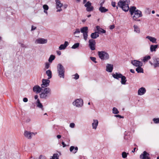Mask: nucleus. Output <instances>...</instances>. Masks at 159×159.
I'll return each mask as SVG.
<instances>
[{
    "mask_svg": "<svg viewBox=\"0 0 159 159\" xmlns=\"http://www.w3.org/2000/svg\"><path fill=\"white\" fill-rule=\"evenodd\" d=\"M130 2L129 0H120L118 3V6L125 12H127L129 10V3Z\"/></svg>",
    "mask_w": 159,
    "mask_h": 159,
    "instance_id": "obj_1",
    "label": "nucleus"
},
{
    "mask_svg": "<svg viewBox=\"0 0 159 159\" xmlns=\"http://www.w3.org/2000/svg\"><path fill=\"white\" fill-rule=\"evenodd\" d=\"M42 92L40 94V98L46 99L51 94V89L49 88H46L42 90Z\"/></svg>",
    "mask_w": 159,
    "mask_h": 159,
    "instance_id": "obj_2",
    "label": "nucleus"
},
{
    "mask_svg": "<svg viewBox=\"0 0 159 159\" xmlns=\"http://www.w3.org/2000/svg\"><path fill=\"white\" fill-rule=\"evenodd\" d=\"M57 72L60 78H64L65 68L61 64H58L57 65Z\"/></svg>",
    "mask_w": 159,
    "mask_h": 159,
    "instance_id": "obj_3",
    "label": "nucleus"
},
{
    "mask_svg": "<svg viewBox=\"0 0 159 159\" xmlns=\"http://www.w3.org/2000/svg\"><path fill=\"white\" fill-rule=\"evenodd\" d=\"M98 55L99 58L102 60H107L109 58V55L108 53L105 51H98Z\"/></svg>",
    "mask_w": 159,
    "mask_h": 159,
    "instance_id": "obj_4",
    "label": "nucleus"
},
{
    "mask_svg": "<svg viewBox=\"0 0 159 159\" xmlns=\"http://www.w3.org/2000/svg\"><path fill=\"white\" fill-rule=\"evenodd\" d=\"M153 62L149 61V62L151 66H153L154 68L159 67V58L157 57H153L152 58Z\"/></svg>",
    "mask_w": 159,
    "mask_h": 159,
    "instance_id": "obj_5",
    "label": "nucleus"
},
{
    "mask_svg": "<svg viewBox=\"0 0 159 159\" xmlns=\"http://www.w3.org/2000/svg\"><path fill=\"white\" fill-rule=\"evenodd\" d=\"M153 62L149 61V62L151 66H153L154 68L159 67V58L157 57H153L152 58Z\"/></svg>",
    "mask_w": 159,
    "mask_h": 159,
    "instance_id": "obj_6",
    "label": "nucleus"
},
{
    "mask_svg": "<svg viewBox=\"0 0 159 159\" xmlns=\"http://www.w3.org/2000/svg\"><path fill=\"white\" fill-rule=\"evenodd\" d=\"M80 32L83 33L84 39L86 41L88 36V27L87 26L84 27L80 29Z\"/></svg>",
    "mask_w": 159,
    "mask_h": 159,
    "instance_id": "obj_7",
    "label": "nucleus"
},
{
    "mask_svg": "<svg viewBox=\"0 0 159 159\" xmlns=\"http://www.w3.org/2000/svg\"><path fill=\"white\" fill-rule=\"evenodd\" d=\"M72 104L77 107H81L83 105V101L81 98L77 99L73 102Z\"/></svg>",
    "mask_w": 159,
    "mask_h": 159,
    "instance_id": "obj_8",
    "label": "nucleus"
},
{
    "mask_svg": "<svg viewBox=\"0 0 159 159\" xmlns=\"http://www.w3.org/2000/svg\"><path fill=\"white\" fill-rule=\"evenodd\" d=\"M132 16L133 19L134 20H136L137 18L142 16V12L140 11L137 9L136 11L134 13V14Z\"/></svg>",
    "mask_w": 159,
    "mask_h": 159,
    "instance_id": "obj_9",
    "label": "nucleus"
},
{
    "mask_svg": "<svg viewBox=\"0 0 159 159\" xmlns=\"http://www.w3.org/2000/svg\"><path fill=\"white\" fill-rule=\"evenodd\" d=\"M89 47L92 50L95 49L96 42L93 39H90L89 41Z\"/></svg>",
    "mask_w": 159,
    "mask_h": 159,
    "instance_id": "obj_10",
    "label": "nucleus"
},
{
    "mask_svg": "<svg viewBox=\"0 0 159 159\" xmlns=\"http://www.w3.org/2000/svg\"><path fill=\"white\" fill-rule=\"evenodd\" d=\"M37 134V132H30L27 131H25L24 135L28 139H30L32 138L33 135H35Z\"/></svg>",
    "mask_w": 159,
    "mask_h": 159,
    "instance_id": "obj_11",
    "label": "nucleus"
},
{
    "mask_svg": "<svg viewBox=\"0 0 159 159\" xmlns=\"http://www.w3.org/2000/svg\"><path fill=\"white\" fill-rule=\"evenodd\" d=\"M91 5L92 3L89 1H88L84 5V6L86 7V10L88 11H91L93 10V7Z\"/></svg>",
    "mask_w": 159,
    "mask_h": 159,
    "instance_id": "obj_12",
    "label": "nucleus"
},
{
    "mask_svg": "<svg viewBox=\"0 0 159 159\" xmlns=\"http://www.w3.org/2000/svg\"><path fill=\"white\" fill-rule=\"evenodd\" d=\"M49 79H43L42 84L41 85L42 88H45L49 85L50 80Z\"/></svg>",
    "mask_w": 159,
    "mask_h": 159,
    "instance_id": "obj_13",
    "label": "nucleus"
},
{
    "mask_svg": "<svg viewBox=\"0 0 159 159\" xmlns=\"http://www.w3.org/2000/svg\"><path fill=\"white\" fill-rule=\"evenodd\" d=\"M149 155L146 151H144L140 155L139 157L141 159H150L149 157Z\"/></svg>",
    "mask_w": 159,
    "mask_h": 159,
    "instance_id": "obj_14",
    "label": "nucleus"
},
{
    "mask_svg": "<svg viewBox=\"0 0 159 159\" xmlns=\"http://www.w3.org/2000/svg\"><path fill=\"white\" fill-rule=\"evenodd\" d=\"M131 63L134 66L136 67H138L140 66H142L143 63L139 61L134 60L131 61Z\"/></svg>",
    "mask_w": 159,
    "mask_h": 159,
    "instance_id": "obj_15",
    "label": "nucleus"
},
{
    "mask_svg": "<svg viewBox=\"0 0 159 159\" xmlns=\"http://www.w3.org/2000/svg\"><path fill=\"white\" fill-rule=\"evenodd\" d=\"M47 42V40L43 38H39L37 39L35 41L36 44H45Z\"/></svg>",
    "mask_w": 159,
    "mask_h": 159,
    "instance_id": "obj_16",
    "label": "nucleus"
},
{
    "mask_svg": "<svg viewBox=\"0 0 159 159\" xmlns=\"http://www.w3.org/2000/svg\"><path fill=\"white\" fill-rule=\"evenodd\" d=\"M33 91L36 93H39L41 92L42 89L39 86L36 85L33 87Z\"/></svg>",
    "mask_w": 159,
    "mask_h": 159,
    "instance_id": "obj_17",
    "label": "nucleus"
},
{
    "mask_svg": "<svg viewBox=\"0 0 159 159\" xmlns=\"http://www.w3.org/2000/svg\"><path fill=\"white\" fill-rule=\"evenodd\" d=\"M146 92V89L144 87H141L138 90V94L139 95H144Z\"/></svg>",
    "mask_w": 159,
    "mask_h": 159,
    "instance_id": "obj_18",
    "label": "nucleus"
},
{
    "mask_svg": "<svg viewBox=\"0 0 159 159\" xmlns=\"http://www.w3.org/2000/svg\"><path fill=\"white\" fill-rule=\"evenodd\" d=\"M37 107L41 109L42 111L44 110L42 104L40 102L39 99H38L35 102Z\"/></svg>",
    "mask_w": 159,
    "mask_h": 159,
    "instance_id": "obj_19",
    "label": "nucleus"
},
{
    "mask_svg": "<svg viewBox=\"0 0 159 159\" xmlns=\"http://www.w3.org/2000/svg\"><path fill=\"white\" fill-rule=\"evenodd\" d=\"M113 69V65L107 64L106 66V70L109 72H111Z\"/></svg>",
    "mask_w": 159,
    "mask_h": 159,
    "instance_id": "obj_20",
    "label": "nucleus"
},
{
    "mask_svg": "<svg viewBox=\"0 0 159 159\" xmlns=\"http://www.w3.org/2000/svg\"><path fill=\"white\" fill-rule=\"evenodd\" d=\"M136 7L135 6L130 7V8H129V10L132 16H133L134 14V13L136 11Z\"/></svg>",
    "mask_w": 159,
    "mask_h": 159,
    "instance_id": "obj_21",
    "label": "nucleus"
},
{
    "mask_svg": "<svg viewBox=\"0 0 159 159\" xmlns=\"http://www.w3.org/2000/svg\"><path fill=\"white\" fill-rule=\"evenodd\" d=\"M68 45V43L67 41H65L64 44H61L59 48L60 50L64 49Z\"/></svg>",
    "mask_w": 159,
    "mask_h": 159,
    "instance_id": "obj_22",
    "label": "nucleus"
},
{
    "mask_svg": "<svg viewBox=\"0 0 159 159\" xmlns=\"http://www.w3.org/2000/svg\"><path fill=\"white\" fill-rule=\"evenodd\" d=\"M122 75L121 74L117 72L115 74L113 73L112 74V76L114 78L117 79H119V78H120Z\"/></svg>",
    "mask_w": 159,
    "mask_h": 159,
    "instance_id": "obj_23",
    "label": "nucleus"
},
{
    "mask_svg": "<svg viewBox=\"0 0 159 159\" xmlns=\"http://www.w3.org/2000/svg\"><path fill=\"white\" fill-rule=\"evenodd\" d=\"M98 122L97 120H93V122L92 124L93 129H96L98 125Z\"/></svg>",
    "mask_w": 159,
    "mask_h": 159,
    "instance_id": "obj_24",
    "label": "nucleus"
},
{
    "mask_svg": "<svg viewBox=\"0 0 159 159\" xmlns=\"http://www.w3.org/2000/svg\"><path fill=\"white\" fill-rule=\"evenodd\" d=\"M146 38L148 39L150 41L152 42V43H157V39L155 38L149 36H147Z\"/></svg>",
    "mask_w": 159,
    "mask_h": 159,
    "instance_id": "obj_25",
    "label": "nucleus"
},
{
    "mask_svg": "<svg viewBox=\"0 0 159 159\" xmlns=\"http://www.w3.org/2000/svg\"><path fill=\"white\" fill-rule=\"evenodd\" d=\"M91 37L92 39H96L99 36L98 32H95L94 33H92L91 34Z\"/></svg>",
    "mask_w": 159,
    "mask_h": 159,
    "instance_id": "obj_26",
    "label": "nucleus"
},
{
    "mask_svg": "<svg viewBox=\"0 0 159 159\" xmlns=\"http://www.w3.org/2000/svg\"><path fill=\"white\" fill-rule=\"evenodd\" d=\"M78 150V148L77 147H75L73 146H71L70 148V151L71 152H72L74 153H76L77 152Z\"/></svg>",
    "mask_w": 159,
    "mask_h": 159,
    "instance_id": "obj_27",
    "label": "nucleus"
},
{
    "mask_svg": "<svg viewBox=\"0 0 159 159\" xmlns=\"http://www.w3.org/2000/svg\"><path fill=\"white\" fill-rule=\"evenodd\" d=\"M56 8L58 9L59 8H61L63 5L62 3L59 0H56Z\"/></svg>",
    "mask_w": 159,
    "mask_h": 159,
    "instance_id": "obj_28",
    "label": "nucleus"
},
{
    "mask_svg": "<svg viewBox=\"0 0 159 159\" xmlns=\"http://www.w3.org/2000/svg\"><path fill=\"white\" fill-rule=\"evenodd\" d=\"M134 32L139 34L140 32V30L139 27L136 25H134L133 26Z\"/></svg>",
    "mask_w": 159,
    "mask_h": 159,
    "instance_id": "obj_29",
    "label": "nucleus"
},
{
    "mask_svg": "<svg viewBox=\"0 0 159 159\" xmlns=\"http://www.w3.org/2000/svg\"><path fill=\"white\" fill-rule=\"evenodd\" d=\"M97 30L98 31V34L100 33H105L106 31L103 29L100 28L99 26H97L96 27Z\"/></svg>",
    "mask_w": 159,
    "mask_h": 159,
    "instance_id": "obj_30",
    "label": "nucleus"
},
{
    "mask_svg": "<svg viewBox=\"0 0 159 159\" xmlns=\"http://www.w3.org/2000/svg\"><path fill=\"white\" fill-rule=\"evenodd\" d=\"M142 66H138L136 69V71L138 73H143V70L141 67Z\"/></svg>",
    "mask_w": 159,
    "mask_h": 159,
    "instance_id": "obj_31",
    "label": "nucleus"
},
{
    "mask_svg": "<svg viewBox=\"0 0 159 159\" xmlns=\"http://www.w3.org/2000/svg\"><path fill=\"white\" fill-rule=\"evenodd\" d=\"M99 10L102 13H105L108 11V9L103 7H100L99 9Z\"/></svg>",
    "mask_w": 159,
    "mask_h": 159,
    "instance_id": "obj_32",
    "label": "nucleus"
},
{
    "mask_svg": "<svg viewBox=\"0 0 159 159\" xmlns=\"http://www.w3.org/2000/svg\"><path fill=\"white\" fill-rule=\"evenodd\" d=\"M46 75L48 76V79H50L52 77V71L49 70H48L46 72Z\"/></svg>",
    "mask_w": 159,
    "mask_h": 159,
    "instance_id": "obj_33",
    "label": "nucleus"
},
{
    "mask_svg": "<svg viewBox=\"0 0 159 159\" xmlns=\"http://www.w3.org/2000/svg\"><path fill=\"white\" fill-rule=\"evenodd\" d=\"M158 45H151L150 46V51L151 52H152L153 51H155L156 50V49L157 48Z\"/></svg>",
    "mask_w": 159,
    "mask_h": 159,
    "instance_id": "obj_34",
    "label": "nucleus"
},
{
    "mask_svg": "<svg viewBox=\"0 0 159 159\" xmlns=\"http://www.w3.org/2000/svg\"><path fill=\"white\" fill-rule=\"evenodd\" d=\"M120 78H121V84H125L127 81L126 77L125 76L122 75Z\"/></svg>",
    "mask_w": 159,
    "mask_h": 159,
    "instance_id": "obj_35",
    "label": "nucleus"
},
{
    "mask_svg": "<svg viewBox=\"0 0 159 159\" xmlns=\"http://www.w3.org/2000/svg\"><path fill=\"white\" fill-rule=\"evenodd\" d=\"M151 59V57L150 56H147L144 57H143L142 61L144 63L147 62L148 60Z\"/></svg>",
    "mask_w": 159,
    "mask_h": 159,
    "instance_id": "obj_36",
    "label": "nucleus"
},
{
    "mask_svg": "<svg viewBox=\"0 0 159 159\" xmlns=\"http://www.w3.org/2000/svg\"><path fill=\"white\" fill-rule=\"evenodd\" d=\"M59 155L57 153H56L53 155L50 159H59Z\"/></svg>",
    "mask_w": 159,
    "mask_h": 159,
    "instance_id": "obj_37",
    "label": "nucleus"
},
{
    "mask_svg": "<svg viewBox=\"0 0 159 159\" xmlns=\"http://www.w3.org/2000/svg\"><path fill=\"white\" fill-rule=\"evenodd\" d=\"M55 58V56L53 55H50L49 59L48 61L49 62L51 63L52 62V61H53Z\"/></svg>",
    "mask_w": 159,
    "mask_h": 159,
    "instance_id": "obj_38",
    "label": "nucleus"
},
{
    "mask_svg": "<svg viewBox=\"0 0 159 159\" xmlns=\"http://www.w3.org/2000/svg\"><path fill=\"white\" fill-rule=\"evenodd\" d=\"M112 112L114 114H117L119 113V111L117 109L116 107H113L112 109Z\"/></svg>",
    "mask_w": 159,
    "mask_h": 159,
    "instance_id": "obj_39",
    "label": "nucleus"
},
{
    "mask_svg": "<svg viewBox=\"0 0 159 159\" xmlns=\"http://www.w3.org/2000/svg\"><path fill=\"white\" fill-rule=\"evenodd\" d=\"M79 45L80 43H76L73 45L71 48L73 49H75L79 46Z\"/></svg>",
    "mask_w": 159,
    "mask_h": 159,
    "instance_id": "obj_40",
    "label": "nucleus"
},
{
    "mask_svg": "<svg viewBox=\"0 0 159 159\" xmlns=\"http://www.w3.org/2000/svg\"><path fill=\"white\" fill-rule=\"evenodd\" d=\"M129 153H126V152H124L122 153V156L123 158H125L127 157V154H128Z\"/></svg>",
    "mask_w": 159,
    "mask_h": 159,
    "instance_id": "obj_41",
    "label": "nucleus"
},
{
    "mask_svg": "<svg viewBox=\"0 0 159 159\" xmlns=\"http://www.w3.org/2000/svg\"><path fill=\"white\" fill-rule=\"evenodd\" d=\"M153 121L154 123L156 124L159 123V118H154L153 119Z\"/></svg>",
    "mask_w": 159,
    "mask_h": 159,
    "instance_id": "obj_42",
    "label": "nucleus"
},
{
    "mask_svg": "<svg viewBox=\"0 0 159 159\" xmlns=\"http://www.w3.org/2000/svg\"><path fill=\"white\" fill-rule=\"evenodd\" d=\"M74 76V77H73V78L75 80H77L79 78V75L77 73H76L74 75H72V76Z\"/></svg>",
    "mask_w": 159,
    "mask_h": 159,
    "instance_id": "obj_43",
    "label": "nucleus"
},
{
    "mask_svg": "<svg viewBox=\"0 0 159 159\" xmlns=\"http://www.w3.org/2000/svg\"><path fill=\"white\" fill-rule=\"evenodd\" d=\"M80 30L79 29H76L75 31L74 32V34H79L80 33Z\"/></svg>",
    "mask_w": 159,
    "mask_h": 159,
    "instance_id": "obj_44",
    "label": "nucleus"
},
{
    "mask_svg": "<svg viewBox=\"0 0 159 159\" xmlns=\"http://www.w3.org/2000/svg\"><path fill=\"white\" fill-rule=\"evenodd\" d=\"M43 7L44 9V10H48V6L46 4L44 5L43 6Z\"/></svg>",
    "mask_w": 159,
    "mask_h": 159,
    "instance_id": "obj_45",
    "label": "nucleus"
},
{
    "mask_svg": "<svg viewBox=\"0 0 159 159\" xmlns=\"http://www.w3.org/2000/svg\"><path fill=\"white\" fill-rule=\"evenodd\" d=\"M90 58L92 61H93L95 63H97V61H96V58L95 57H90Z\"/></svg>",
    "mask_w": 159,
    "mask_h": 159,
    "instance_id": "obj_46",
    "label": "nucleus"
},
{
    "mask_svg": "<svg viewBox=\"0 0 159 159\" xmlns=\"http://www.w3.org/2000/svg\"><path fill=\"white\" fill-rule=\"evenodd\" d=\"M70 127L71 128H74L75 127V124L73 123H70Z\"/></svg>",
    "mask_w": 159,
    "mask_h": 159,
    "instance_id": "obj_47",
    "label": "nucleus"
},
{
    "mask_svg": "<svg viewBox=\"0 0 159 159\" xmlns=\"http://www.w3.org/2000/svg\"><path fill=\"white\" fill-rule=\"evenodd\" d=\"M49 67V64L48 63H46L45 64V67L46 69H48Z\"/></svg>",
    "mask_w": 159,
    "mask_h": 159,
    "instance_id": "obj_48",
    "label": "nucleus"
},
{
    "mask_svg": "<svg viewBox=\"0 0 159 159\" xmlns=\"http://www.w3.org/2000/svg\"><path fill=\"white\" fill-rule=\"evenodd\" d=\"M39 158L40 159H46L45 156H43L42 155H40V156Z\"/></svg>",
    "mask_w": 159,
    "mask_h": 159,
    "instance_id": "obj_49",
    "label": "nucleus"
},
{
    "mask_svg": "<svg viewBox=\"0 0 159 159\" xmlns=\"http://www.w3.org/2000/svg\"><path fill=\"white\" fill-rule=\"evenodd\" d=\"M115 28V26L114 25H111L110 26V29L111 30H112Z\"/></svg>",
    "mask_w": 159,
    "mask_h": 159,
    "instance_id": "obj_50",
    "label": "nucleus"
},
{
    "mask_svg": "<svg viewBox=\"0 0 159 159\" xmlns=\"http://www.w3.org/2000/svg\"><path fill=\"white\" fill-rule=\"evenodd\" d=\"M111 5L113 7H116V2H111Z\"/></svg>",
    "mask_w": 159,
    "mask_h": 159,
    "instance_id": "obj_51",
    "label": "nucleus"
},
{
    "mask_svg": "<svg viewBox=\"0 0 159 159\" xmlns=\"http://www.w3.org/2000/svg\"><path fill=\"white\" fill-rule=\"evenodd\" d=\"M115 116V117H119L120 118H123V116H121L120 115H116Z\"/></svg>",
    "mask_w": 159,
    "mask_h": 159,
    "instance_id": "obj_52",
    "label": "nucleus"
},
{
    "mask_svg": "<svg viewBox=\"0 0 159 159\" xmlns=\"http://www.w3.org/2000/svg\"><path fill=\"white\" fill-rule=\"evenodd\" d=\"M28 101V99L27 98H25L23 99V101L24 102H27Z\"/></svg>",
    "mask_w": 159,
    "mask_h": 159,
    "instance_id": "obj_53",
    "label": "nucleus"
},
{
    "mask_svg": "<svg viewBox=\"0 0 159 159\" xmlns=\"http://www.w3.org/2000/svg\"><path fill=\"white\" fill-rule=\"evenodd\" d=\"M36 29V27L35 26H34L32 25L31 27V30H35Z\"/></svg>",
    "mask_w": 159,
    "mask_h": 159,
    "instance_id": "obj_54",
    "label": "nucleus"
},
{
    "mask_svg": "<svg viewBox=\"0 0 159 159\" xmlns=\"http://www.w3.org/2000/svg\"><path fill=\"white\" fill-rule=\"evenodd\" d=\"M57 54L59 55H60L61 53V52L60 51H57Z\"/></svg>",
    "mask_w": 159,
    "mask_h": 159,
    "instance_id": "obj_55",
    "label": "nucleus"
},
{
    "mask_svg": "<svg viewBox=\"0 0 159 159\" xmlns=\"http://www.w3.org/2000/svg\"><path fill=\"white\" fill-rule=\"evenodd\" d=\"M130 71L131 73H135V71H134V70H133V69H131L130 70Z\"/></svg>",
    "mask_w": 159,
    "mask_h": 159,
    "instance_id": "obj_56",
    "label": "nucleus"
},
{
    "mask_svg": "<svg viewBox=\"0 0 159 159\" xmlns=\"http://www.w3.org/2000/svg\"><path fill=\"white\" fill-rule=\"evenodd\" d=\"M61 143H62V144L63 145V147H66V145L65 144V143H64V142H62Z\"/></svg>",
    "mask_w": 159,
    "mask_h": 159,
    "instance_id": "obj_57",
    "label": "nucleus"
},
{
    "mask_svg": "<svg viewBox=\"0 0 159 159\" xmlns=\"http://www.w3.org/2000/svg\"><path fill=\"white\" fill-rule=\"evenodd\" d=\"M38 96L37 95H35L34 96V98L35 99H36L37 100L38 99Z\"/></svg>",
    "mask_w": 159,
    "mask_h": 159,
    "instance_id": "obj_58",
    "label": "nucleus"
},
{
    "mask_svg": "<svg viewBox=\"0 0 159 159\" xmlns=\"http://www.w3.org/2000/svg\"><path fill=\"white\" fill-rule=\"evenodd\" d=\"M57 137L58 139H59L61 137V136L60 135H57Z\"/></svg>",
    "mask_w": 159,
    "mask_h": 159,
    "instance_id": "obj_59",
    "label": "nucleus"
},
{
    "mask_svg": "<svg viewBox=\"0 0 159 159\" xmlns=\"http://www.w3.org/2000/svg\"><path fill=\"white\" fill-rule=\"evenodd\" d=\"M58 9V10L57 11V12H60L62 10V9H61V8L59 9Z\"/></svg>",
    "mask_w": 159,
    "mask_h": 159,
    "instance_id": "obj_60",
    "label": "nucleus"
},
{
    "mask_svg": "<svg viewBox=\"0 0 159 159\" xmlns=\"http://www.w3.org/2000/svg\"><path fill=\"white\" fill-rule=\"evenodd\" d=\"M135 149H136V148H134L133 150L132 151V152H134L135 151Z\"/></svg>",
    "mask_w": 159,
    "mask_h": 159,
    "instance_id": "obj_61",
    "label": "nucleus"
},
{
    "mask_svg": "<svg viewBox=\"0 0 159 159\" xmlns=\"http://www.w3.org/2000/svg\"><path fill=\"white\" fill-rule=\"evenodd\" d=\"M103 3H104V2H102L100 4V7H102Z\"/></svg>",
    "mask_w": 159,
    "mask_h": 159,
    "instance_id": "obj_62",
    "label": "nucleus"
},
{
    "mask_svg": "<svg viewBox=\"0 0 159 159\" xmlns=\"http://www.w3.org/2000/svg\"><path fill=\"white\" fill-rule=\"evenodd\" d=\"M64 7L65 8H66L67 7V5L66 4L64 5Z\"/></svg>",
    "mask_w": 159,
    "mask_h": 159,
    "instance_id": "obj_63",
    "label": "nucleus"
},
{
    "mask_svg": "<svg viewBox=\"0 0 159 159\" xmlns=\"http://www.w3.org/2000/svg\"><path fill=\"white\" fill-rule=\"evenodd\" d=\"M82 22H84L86 21V19H84L82 20Z\"/></svg>",
    "mask_w": 159,
    "mask_h": 159,
    "instance_id": "obj_64",
    "label": "nucleus"
}]
</instances>
